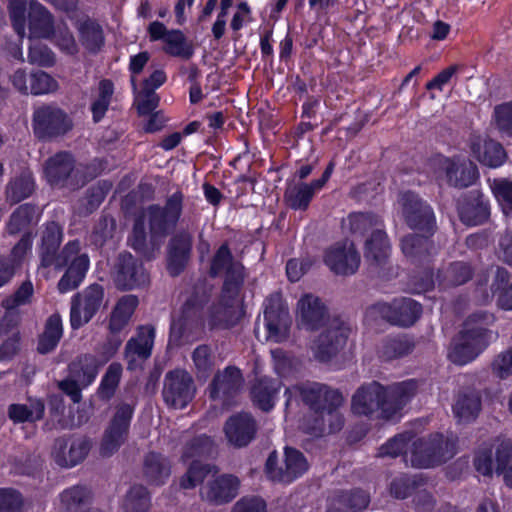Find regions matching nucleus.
Instances as JSON below:
<instances>
[{
  "label": "nucleus",
  "instance_id": "nucleus-25",
  "mask_svg": "<svg viewBox=\"0 0 512 512\" xmlns=\"http://www.w3.org/2000/svg\"><path fill=\"white\" fill-rule=\"evenodd\" d=\"M154 338V327L147 325L139 327L137 334L127 341L124 357L129 370L135 369L139 366V362H143L151 356Z\"/></svg>",
  "mask_w": 512,
  "mask_h": 512
},
{
  "label": "nucleus",
  "instance_id": "nucleus-62",
  "mask_svg": "<svg viewBox=\"0 0 512 512\" xmlns=\"http://www.w3.org/2000/svg\"><path fill=\"white\" fill-rule=\"evenodd\" d=\"M192 360L199 377L206 378L214 366L212 350L208 345H199L192 353Z\"/></svg>",
  "mask_w": 512,
  "mask_h": 512
},
{
  "label": "nucleus",
  "instance_id": "nucleus-27",
  "mask_svg": "<svg viewBox=\"0 0 512 512\" xmlns=\"http://www.w3.org/2000/svg\"><path fill=\"white\" fill-rule=\"evenodd\" d=\"M256 432V421L246 412L229 417L224 425V433L228 442L237 448L247 446L254 439Z\"/></svg>",
  "mask_w": 512,
  "mask_h": 512
},
{
  "label": "nucleus",
  "instance_id": "nucleus-13",
  "mask_svg": "<svg viewBox=\"0 0 512 512\" xmlns=\"http://www.w3.org/2000/svg\"><path fill=\"white\" fill-rule=\"evenodd\" d=\"M133 415V407L130 404L122 403L116 407V411L104 431L100 454L109 457L125 443Z\"/></svg>",
  "mask_w": 512,
  "mask_h": 512
},
{
  "label": "nucleus",
  "instance_id": "nucleus-5",
  "mask_svg": "<svg viewBox=\"0 0 512 512\" xmlns=\"http://www.w3.org/2000/svg\"><path fill=\"white\" fill-rule=\"evenodd\" d=\"M62 228L56 222L46 224L41 234L39 248L40 266L43 268L54 267L60 270L68 265L73 254L77 252L78 240L68 242L59 252L62 242Z\"/></svg>",
  "mask_w": 512,
  "mask_h": 512
},
{
  "label": "nucleus",
  "instance_id": "nucleus-15",
  "mask_svg": "<svg viewBox=\"0 0 512 512\" xmlns=\"http://www.w3.org/2000/svg\"><path fill=\"white\" fill-rule=\"evenodd\" d=\"M349 328L338 318H333L312 344L314 357L320 362H327L335 357L345 346Z\"/></svg>",
  "mask_w": 512,
  "mask_h": 512
},
{
  "label": "nucleus",
  "instance_id": "nucleus-54",
  "mask_svg": "<svg viewBox=\"0 0 512 512\" xmlns=\"http://www.w3.org/2000/svg\"><path fill=\"white\" fill-rule=\"evenodd\" d=\"M164 41V51L171 56L189 59L194 53L193 46L180 30L169 31Z\"/></svg>",
  "mask_w": 512,
  "mask_h": 512
},
{
  "label": "nucleus",
  "instance_id": "nucleus-23",
  "mask_svg": "<svg viewBox=\"0 0 512 512\" xmlns=\"http://www.w3.org/2000/svg\"><path fill=\"white\" fill-rule=\"evenodd\" d=\"M332 319L321 299L313 294L303 295L297 303L298 325L306 330L327 327Z\"/></svg>",
  "mask_w": 512,
  "mask_h": 512
},
{
  "label": "nucleus",
  "instance_id": "nucleus-35",
  "mask_svg": "<svg viewBox=\"0 0 512 512\" xmlns=\"http://www.w3.org/2000/svg\"><path fill=\"white\" fill-rule=\"evenodd\" d=\"M89 263L87 254L80 253V242L78 241L77 252L68 262V269L58 282V290L65 293L77 288L86 275Z\"/></svg>",
  "mask_w": 512,
  "mask_h": 512
},
{
  "label": "nucleus",
  "instance_id": "nucleus-58",
  "mask_svg": "<svg viewBox=\"0 0 512 512\" xmlns=\"http://www.w3.org/2000/svg\"><path fill=\"white\" fill-rule=\"evenodd\" d=\"M30 92L32 95H43L58 90V82L48 73L42 70L32 72L29 75Z\"/></svg>",
  "mask_w": 512,
  "mask_h": 512
},
{
  "label": "nucleus",
  "instance_id": "nucleus-44",
  "mask_svg": "<svg viewBox=\"0 0 512 512\" xmlns=\"http://www.w3.org/2000/svg\"><path fill=\"white\" fill-rule=\"evenodd\" d=\"M219 471L220 469L216 465L193 461L187 471L179 478V487L184 490L194 489L197 485L203 483L209 474L216 475Z\"/></svg>",
  "mask_w": 512,
  "mask_h": 512
},
{
  "label": "nucleus",
  "instance_id": "nucleus-53",
  "mask_svg": "<svg viewBox=\"0 0 512 512\" xmlns=\"http://www.w3.org/2000/svg\"><path fill=\"white\" fill-rule=\"evenodd\" d=\"M413 348V343L406 336L390 337L382 342L379 355L382 359L390 361L408 355Z\"/></svg>",
  "mask_w": 512,
  "mask_h": 512
},
{
  "label": "nucleus",
  "instance_id": "nucleus-63",
  "mask_svg": "<svg viewBox=\"0 0 512 512\" xmlns=\"http://www.w3.org/2000/svg\"><path fill=\"white\" fill-rule=\"evenodd\" d=\"M50 40L59 47L61 51L67 54L73 55L78 51L75 38L64 23H60L54 27Z\"/></svg>",
  "mask_w": 512,
  "mask_h": 512
},
{
  "label": "nucleus",
  "instance_id": "nucleus-46",
  "mask_svg": "<svg viewBox=\"0 0 512 512\" xmlns=\"http://www.w3.org/2000/svg\"><path fill=\"white\" fill-rule=\"evenodd\" d=\"M44 411L45 405L40 399L30 400L29 404H11L8 408L10 419L17 423L38 421Z\"/></svg>",
  "mask_w": 512,
  "mask_h": 512
},
{
  "label": "nucleus",
  "instance_id": "nucleus-6",
  "mask_svg": "<svg viewBox=\"0 0 512 512\" xmlns=\"http://www.w3.org/2000/svg\"><path fill=\"white\" fill-rule=\"evenodd\" d=\"M73 120L61 108L44 104L34 109L32 128L40 140H55L65 136L73 129Z\"/></svg>",
  "mask_w": 512,
  "mask_h": 512
},
{
  "label": "nucleus",
  "instance_id": "nucleus-33",
  "mask_svg": "<svg viewBox=\"0 0 512 512\" xmlns=\"http://www.w3.org/2000/svg\"><path fill=\"white\" fill-rule=\"evenodd\" d=\"M390 251V243L383 229L374 230L365 242L364 256L374 270L382 269L388 264Z\"/></svg>",
  "mask_w": 512,
  "mask_h": 512
},
{
  "label": "nucleus",
  "instance_id": "nucleus-21",
  "mask_svg": "<svg viewBox=\"0 0 512 512\" xmlns=\"http://www.w3.org/2000/svg\"><path fill=\"white\" fill-rule=\"evenodd\" d=\"M92 447L86 436H63L55 440L52 456L61 467H72L82 462Z\"/></svg>",
  "mask_w": 512,
  "mask_h": 512
},
{
  "label": "nucleus",
  "instance_id": "nucleus-60",
  "mask_svg": "<svg viewBox=\"0 0 512 512\" xmlns=\"http://www.w3.org/2000/svg\"><path fill=\"white\" fill-rule=\"evenodd\" d=\"M116 230V221L113 217L105 215L99 218L91 233V242L96 246H103L112 239Z\"/></svg>",
  "mask_w": 512,
  "mask_h": 512
},
{
  "label": "nucleus",
  "instance_id": "nucleus-4",
  "mask_svg": "<svg viewBox=\"0 0 512 512\" xmlns=\"http://www.w3.org/2000/svg\"><path fill=\"white\" fill-rule=\"evenodd\" d=\"M184 195L177 191L170 195L163 207L153 204L145 208L141 216L148 223L151 239L165 238L181 221Z\"/></svg>",
  "mask_w": 512,
  "mask_h": 512
},
{
  "label": "nucleus",
  "instance_id": "nucleus-42",
  "mask_svg": "<svg viewBox=\"0 0 512 512\" xmlns=\"http://www.w3.org/2000/svg\"><path fill=\"white\" fill-rule=\"evenodd\" d=\"M308 469L304 455L293 448H285L284 468L277 473L278 481L289 483Z\"/></svg>",
  "mask_w": 512,
  "mask_h": 512
},
{
  "label": "nucleus",
  "instance_id": "nucleus-56",
  "mask_svg": "<svg viewBox=\"0 0 512 512\" xmlns=\"http://www.w3.org/2000/svg\"><path fill=\"white\" fill-rule=\"evenodd\" d=\"M122 365L118 362L111 363L98 388V395L103 400H109L115 394L122 376Z\"/></svg>",
  "mask_w": 512,
  "mask_h": 512
},
{
  "label": "nucleus",
  "instance_id": "nucleus-12",
  "mask_svg": "<svg viewBox=\"0 0 512 512\" xmlns=\"http://www.w3.org/2000/svg\"><path fill=\"white\" fill-rule=\"evenodd\" d=\"M104 299V289L92 284L76 293L71 299L70 325L77 330L87 324L99 311Z\"/></svg>",
  "mask_w": 512,
  "mask_h": 512
},
{
  "label": "nucleus",
  "instance_id": "nucleus-20",
  "mask_svg": "<svg viewBox=\"0 0 512 512\" xmlns=\"http://www.w3.org/2000/svg\"><path fill=\"white\" fill-rule=\"evenodd\" d=\"M114 270L115 285L121 290H132L146 286L150 280L143 264L129 252H122L118 255Z\"/></svg>",
  "mask_w": 512,
  "mask_h": 512
},
{
  "label": "nucleus",
  "instance_id": "nucleus-41",
  "mask_svg": "<svg viewBox=\"0 0 512 512\" xmlns=\"http://www.w3.org/2000/svg\"><path fill=\"white\" fill-rule=\"evenodd\" d=\"M63 335L62 319L59 313H54L45 322L44 331L39 337L37 350L41 354L53 351Z\"/></svg>",
  "mask_w": 512,
  "mask_h": 512
},
{
  "label": "nucleus",
  "instance_id": "nucleus-11",
  "mask_svg": "<svg viewBox=\"0 0 512 512\" xmlns=\"http://www.w3.org/2000/svg\"><path fill=\"white\" fill-rule=\"evenodd\" d=\"M43 172L47 182L52 186L76 187L85 182L79 177L73 155L67 151L57 152L49 157L44 162Z\"/></svg>",
  "mask_w": 512,
  "mask_h": 512
},
{
  "label": "nucleus",
  "instance_id": "nucleus-2",
  "mask_svg": "<svg viewBox=\"0 0 512 512\" xmlns=\"http://www.w3.org/2000/svg\"><path fill=\"white\" fill-rule=\"evenodd\" d=\"M491 320L492 316L487 313L469 316L465 329L461 331L449 352V358L453 363L467 364L487 346L489 331L482 324H488Z\"/></svg>",
  "mask_w": 512,
  "mask_h": 512
},
{
  "label": "nucleus",
  "instance_id": "nucleus-40",
  "mask_svg": "<svg viewBox=\"0 0 512 512\" xmlns=\"http://www.w3.org/2000/svg\"><path fill=\"white\" fill-rule=\"evenodd\" d=\"M61 507L65 512H87L91 492L84 486H72L60 494Z\"/></svg>",
  "mask_w": 512,
  "mask_h": 512
},
{
  "label": "nucleus",
  "instance_id": "nucleus-37",
  "mask_svg": "<svg viewBox=\"0 0 512 512\" xmlns=\"http://www.w3.org/2000/svg\"><path fill=\"white\" fill-rule=\"evenodd\" d=\"M433 235L422 233L409 234L402 239L403 253L413 262H422L436 253V247L431 240Z\"/></svg>",
  "mask_w": 512,
  "mask_h": 512
},
{
  "label": "nucleus",
  "instance_id": "nucleus-18",
  "mask_svg": "<svg viewBox=\"0 0 512 512\" xmlns=\"http://www.w3.org/2000/svg\"><path fill=\"white\" fill-rule=\"evenodd\" d=\"M244 380L241 371L233 366H228L218 371L210 383L209 397L224 408H229L239 394Z\"/></svg>",
  "mask_w": 512,
  "mask_h": 512
},
{
  "label": "nucleus",
  "instance_id": "nucleus-43",
  "mask_svg": "<svg viewBox=\"0 0 512 512\" xmlns=\"http://www.w3.org/2000/svg\"><path fill=\"white\" fill-rule=\"evenodd\" d=\"M280 383L269 378H260L251 389L253 402L263 411H269L274 406L275 396Z\"/></svg>",
  "mask_w": 512,
  "mask_h": 512
},
{
  "label": "nucleus",
  "instance_id": "nucleus-59",
  "mask_svg": "<svg viewBox=\"0 0 512 512\" xmlns=\"http://www.w3.org/2000/svg\"><path fill=\"white\" fill-rule=\"evenodd\" d=\"M98 98L92 103L93 120L99 122L105 115L113 95V83L104 79L99 82Z\"/></svg>",
  "mask_w": 512,
  "mask_h": 512
},
{
  "label": "nucleus",
  "instance_id": "nucleus-36",
  "mask_svg": "<svg viewBox=\"0 0 512 512\" xmlns=\"http://www.w3.org/2000/svg\"><path fill=\"white\" fill-rule=\"evenodd\" d=\"M369 503V495L362 490L342 491L330 500L325 512H362Z\"/></svg>",
  "mask_w": 512,
  "mask_h": 512
},
{
  "label": "nucleus",
  "instance_id": "nucleus-3",
  "mask_svg": "<svg viewBox=\"0 0 512 512\" xmlns=\"http://www.w3.org/2000/svg\"><path fill=\"white\" fill-rule=\"evenodd\" d=\"M456 454V443L452 438L434 433L428 437L412 438L410 463L415 468H431L450 460Z\"/></svg>",
  "mask_w": 512,
  "mask_h": 512
},
{
  "label": "nucleus",
  "instance_id": "nucleus-51",
  "mask_svg": "<svg viewBox=\"0 0 512 512\" xmlns=\"http://www.w3.org/2000/svg\"><path fill=\"white\" fill-rule=\"evenodd\" d=\"M34 191V180L32 175L24 172L13 178L7 184L6 198L12 204H16L23 199L29 197Z\"/></svg>",
  "mask_w": 512,
  "mask_h": 512
},
{
  "label": "nucleus",
  "instance_id": "nucleus-32",
  "mask_svg": "<svg viewBox=\"0 0 512 512\" xmlns=\"http://www.w3.org/2000/svg\"><path fill=\"white\" fill-rule=\"evenodd\" d=\"M461 221L469 226H476L486 222L490 216V206L484 195L474 190L459 207Z\"/></svg>",
  "mask_w": 512,
  "mask_h": 512
},
{
  "label": "nucleus",
  "instance_id": "nucleus-16",
  "mask_svg": "<svg viewBox=\"0 0 512 512\" xmlns=\"http://www.w3.org/2000/svg\"><path fill=\"white\" fill-rule=\"evenodd\" d=\"M434 166L446 176L447 183L455 188H467L479 178L478 168L469 159L460 156H438L433 160Z\"/></svg>",
  "mask_w": 512,
  "mask_h": 512
},
{
  "label": "nucleus",
  "instance_id": "nucleus-14",
  "mask_svg": "<svg viewBox=\"0 0 512 512\" xmlns=\"http://www.w3.org/2000/svg\"><path fill=\"white\" fill-rule=\"evenodd\" d=\"M241 480L232 473L216 474L199 490L200 499L212 506L226 505L240 493Z\"/></svg>",
  "mask_w": 512,
  "mask_h": 512
},
{
  "label": "nucleus",
  "instance_id": "nucleus-17",
  "mask_svg": "<svg viewBox=\"0 0 512 512\" xmlns=\"http://www.w3.org/2000/svg\"><path fill=\"white\" fill-rule=\"evenodd\" d=\"M182 224L185 225V229L178 231L168 244L167 269L173 277L185 269L192 251L193 236L189 230L194 227L195 220L192 216H185L182 218Z\"/></svg>",
  "mask_w": 512,
  "mask_h": 512
},
{
  "label": "nucleus",
  "instance_id": "nucleus-64",
  "mask_svg": "<svg viewBox=\"0 0 512 512\" xmlns=\"http://www.w3.org/2000/svg\"><path fill=\"white\" fill-rule=\"evenodd\" d=\"M230 512H268L266 501L256 495H246L237 500Z\"/></svg>",
  "mask_w": 512,
  "mask_h": 512
},
{
  "label": "nucleus",
  "instance_id": "nucleus-61",
  "mask_svg": "<svg viewBox=\"0 0 512 512\" xmlns=\"http://www.w3.org/2000/svg\"><path fill=\"white\" fill-rule=\"evenodd\" d=\"M8 12L15 32L20 38L26 34V17L27 10L26 0H8Z\"/></svg>",
  "mask_w": 512,
  "mask_h": 512
},
{
  "label": "nucleus",
  "instance_id": "nucleus-26",
  "mask_svg": "<svg viewBox=\"0 0 512 512\" xmlns=\"http://www.w3.org/2000/svg\"><path fill=\"white\" fill-rule=\"evenodd\" d=\"M385 387L378 382L361 386L352 399V408L356 414L370 415L378 410L384 418Z\"/></svg>",
  "mask_w": 512,
  "mask_h": 512
},
{
  "label": "nucleus",
  "instance_id": "nucleus-1",
  "mask_svg": "<svg viewBox=\"0 0 512 512\" xmlns=\"http://www.w3.org/2000/svg\"><path fill=\"white\" fill-rule=\"evenodd\" d=\"M211 297V288L197 283L182 305L180 315L170 327L169 341L181 345L198 339L204 332L203 310Z\"/></svg>",
  "mask_w": 512,
  "mask_h": 512
},
{
  "label": "nucleus",
  "instance_id": "nucleus-45",
  "mask_svg": "<svg viewBox=\"0 0 512 512\" xmlns=\"http://www.w3.org/2000/svg\"><path fill=\"white\" fill-rule=\"evenodd\" d=\"M82 45L91 53H96L104 44L101 26L93 19L87 18L78 25Z\"/></svg>",
  "mask_w": 512,
  "mask_h": 512
},
{
  "label": "nucleus",
  "instance_id": "nucleus-22",
  "mask_svg": "<svg viewBox=\"0 0 512 512\" xmlns=\"http://www.w3.org/2000/svg\"><path fill=\"white\" fill-rule=\"evenodd\" d=\"M360 254L352 242H338L325 251L324 262L338 275H352L360 266Z\"/></svg>",
  "mask_w": 512,
  "mask_h": 512
},
{
  "label": "nucleus",
  "instance_id": "nucleus-55",
  "mask_svg": "<svg viewBox=\"0 0 512 512\" xmlns=\"http://www.w3.org/2000/svg\"><path fill=\"white\" fill-rule=\"evenodd\" d=\"M349 229L353 234L363 235L369 230L382 229V220L370 212L351 213L348 218Z\"/></svg>",
  "mask_w": 512,
  "mask_h": 512
},
{
  "label": "nucleus",
  "instance_id": "nucleus-34",
  "mask_svg": "<svg viewBox=\"0 0 512 512\" xmlns=\"http://www.w3.org/2000/svg\"><path fill=\"white\" fill-rule=\"evenodd\" d=\"M482 408V397L480 391L473 388H466L459 392L453 405V413L460 422H471L475 420Z\"/></svg>",
  "mask_w": 512,
  "mask_h": 512
},
{
  "label": "nucleus",
  "instance_id": "nucleus-24",
  "mask_svg": "<svg viewBox=\"0 0 512 512\" xmlns=\"http://www.w3.org/2000/svg\"><path fill=\"white\" fill-rule=\"evenodd\" d=\"M225 294L222 290L219 301L209 308L207 322L210 329H228L240 320L238 295Z\"/></svg>",
  "mask_w": 512,
  "mask_h": 512
},
{
  "label": "nucleus",
  "instance_id": "nucleus-50",
  "mask_svg": "<svg viewBox=\"0 0 512 512\" xmlns=\"http://www.w3.org/2000/svg\"><path fill=\"white\" fill-rule=\"evenodd\" d=\"M394 325L409 327L413 325L422 313V307L411 298L396 299V308H394Z\"/></svg>",
  "mask_w": 512,
  "mask_h": 512
},
{
  "label": "nucleus",
  "instance_id": "nucleus-31",
  "mask_svg": "<svg viewBox=\"0 0 512 512\" xmlns=\"http://www.w3.org/2000/svg\"><path fill=\"white\" fill-rule=\"evenodd\" d=\"M54 27V18L49 10L38 1L31 0L28 10L29 38L51 39Z\"/></svg>",
  "mask_w": 512,
  "mask_h": 512
},
{
  "label": "nucleus",
  "instance_id": "nucleus-9",
  "mask_svg": "<svg viewBox=\"0 0 512 512\" xmlns=\"http://www.w3.org/2000/svg\"><path fill=\"white\" fill-rule=\"evenodd\" d=\"M209 274L212 277L225 278L222 288L225 295H239L244 282V266L234 259L227 243L222 244L214 253L210 261Z\"/></svg>",
  "mask_w": 512,
  "mask_h": 512
},
{
  "label": "nucleus",
  "instance_id": "nucleus-10",
  "mask_svg": "<svg viewBox=\"0 0 512 512\" xmlns=\"http://www.w3.org/2000/svg\"><path fill=\"white\" fill-rule=\"evenodd\" d=\"M196 393L193 377L186 370L174 369L165 374L162 397L171 408L183 409L192 401Z\"/></svg>",
  "mask_w": 512,
  "mask_h": 512
},
{
  "label": "nucleus",
  "instance_id": "nucleus-28",
  "mask_svg": "<svg viewBox=\"0 0 512 512\" xmlns=\"http://www.w3.org/2000/svg\"><path fill=\"white\" fill-rule=\"evenodd\" d=\"M417 390L418 383L413 379L385 388L384 418L391 419L396 415L416 395Z\"/></svg>",
  "mask_w": 512,
  "mask_h": 512
},
{
  "label": "nucleus",
  "instance_id": "nucleus-57",
  "mask_svg": "<svg viewBox=\"0 0 512 512\" xmlns=\"http://www.w3.org/2000/svg\"><path fill=\"white\" fill-rule=\"evenodd\" d=\"M214 451L213 440L206 435H199L188 441L181 455V459L186 461L194 457H203L211 455Z\"/></svg>",
  "mask_w": 512,
  "mask_h": 512
},
{
  "label": "nucleus",
  "instance_id": "nucleus-48",
  "mask_svg": "<svg viewBox=\"0 0 512 512\" xmlns=\"http://www.w3.org/2000/svg\"><path fill=\"white\" fill-rule=\"evenodd\" d=\"M39 212L36 206L23 204L19 206L10 216L7 224V231L11 235L25 231L31 224L38 220Z\"/></svg>",
  "mask_w": 512,
  "mask_h": 512
},
{
  "label": "nucleus",
  "instance_id": "nucleus-19",
  "mask_svg": "<svg viewBox=\"0 0 512 512\" xmlns=\"http://www.w3.org/2000/svg\"><path fill=\"white\" fill-rule=\"evenodd\" d=\"M264 321L267 330L266 340L280 343L288 338L291 320L279 294H272L266 299Z\"/></svg>",
  "mask_w": 512,
  "mask_h": 512
},
{
  "label": "nucleus",
  "instance_id": "nucleus-39",
  "mask_svg": "<svg viewBox=\"0 0 512 512\" xmlns=\"http://www.w3.org/2000/svg\"><path fill=\"white\" fill-rule=\"evenodd\" d=\"M32 235L25 233L19 242L14 246L12 255L0 256V287L8 283L15 274L17 261L16 257H22L31 247Z\"/></svg>",
  "mask_w": 512,
  "mask_h": 512
},
{
  "label": "nucleus",
  "instance_id": "nucleus-52",
  "mask_svg": "<svg viewBox=\"0 0 512 512\" xmlns=\"http://www.w3.org/2000/svg\"><path fill=\"white\" fill-rule=\"evenodd\" d=\"M472 271L468 264L464 262L452 263L446 270L437 275L439 285L443 288L458 286L471 279Z\"/></svg>",
  "mask_w": 512,
  "mask_h": 512
},
{
  "label": "nucleus",
  "instance_id": "nucleus-49",
  "mask_svg": "<svg viewBox=\"0 0 512 512\" xmlns=\"http://www.w3.org/2000/svg\"><path fill=\"white\" fill-rule=\"evenodd\" d=\"M316 190L312 183L293 184L286 188L284 198L292 209L305 210Z\"/></svg>",
  "mask_w": 512,
  "mask_h": 512
},
{
  "label": "nucleus",
  "instance_id": "nucleus-8",
  "mask_svg": "<svg viewBox=\"0 0 512 512\" xmlns=\"http://www.w3.org/2000/svg\"><path fill=\"white\" fill-rule=\"evenodd\" d=\"M287 396L286 406L291 402L292 397H300L311 410L325 411L329 407H340L343 405L342 394L329 386L317 382L301 383L289 387L285 391Z\"/></svg>",
  "mask_w": 512,
  "mask_h": 512
},
{
  "label": "nucleus",
  "instance_id": "nucleus-30",
  "mask_svg": "<svg viewBox=\"0 0 512 512\" xmlns=\"http://www.w3.org/2000/svg\"><path fill=\"white\" fill-rule=\"evenodd\" d=\"M171 473V462L165 455L152 451L144 456L142 475L149 485H164L170 478Z\"/></svg>",
  "mask_w": 512,
  "mask_h": 512
},
{
  "label": "nucleus",
  "instance_id": "nucleus-7",
  "mask_svg": "<svg viewBox=\"0 0 512 512\" xmlns=\"http://www.w3.org/2000/svg\"><path fill=\"white\" fill-rule=\"evenodd\" d=\"M398 203L402 217L410 229L427 235H434L437 230V223L430 204L411 191L400 193Z\"/></svg>",
  "mask_w": 512,
  "mask_h": 512
},
{
  "label": "nucleus",
  "instance_id": "nucleus-47",
  "mask_svg": "<svg viewBox=\"0 0 512 512\" xmlns=\"http://www.w3.org/2000/svg\"><path fill=\"white\" fill-rule=\"evenodd\" d=\"M151 507V493L147 487L142 484L130 487L123 502L125 512H149Z\"/></svg>",
  "mask_w": 512,
  "mask_h": 512
},
{
  "label": "nucleus",
  "instance_id": "nucleus-29",
  "mask_svg": "<svg viewBox=\"0 0 512 512\" xmlns=\"http://www.w3.org/2000/svg\"><path fill=\"white\" fill-rule=\"evenodd\" d=\"M470 149L481 164L490 168L501 166L506 159L505 150L500 143L480 135L470 137Z\"/></svg>",
  "mask_w": 512,
  "mask_h": 512
},
{
  "label": "nucleus",
  "instance_id": "nucleus-38",
  "mask_svg": "<svg viewBox=\"0 0 512 512\" xmlns=\"http://www.w3.org/2000/svg\"><path fill=\"white\" fill-rule=\"evenodd\" d=\"M102 365L96 356L84 354L69 364V375L87 387L95 380Z\"/></svg>",
  "mask_w": 512,
  "mask_h": 512
}]
</instances>
